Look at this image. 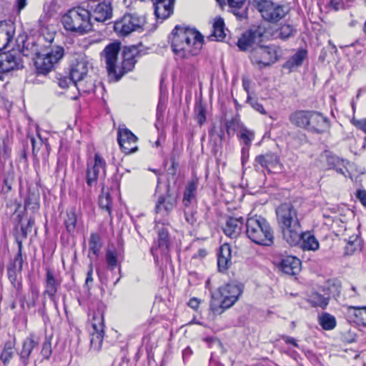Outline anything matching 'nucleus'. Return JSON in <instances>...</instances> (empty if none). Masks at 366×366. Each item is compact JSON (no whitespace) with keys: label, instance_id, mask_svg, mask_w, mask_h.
<instances>
[{"label":"nucleus","instance_id":"4d7b16f0","mask_svg":"<svg viewBox=\"0 0 366 366\" xmlns=\"http://www.w3.org/2000/svg\"><path fill=\"white\" fill-rule=\"evenodd\" d=\"M196 112L197 122L200 125H202L206 119L204 109L202 107H199L197 109Z\"/></svg>","mask_w":366,"mask_h":366},{"label":"nucleus","instance_id":"09e8293b","mask_svg":"<svg viewBox=\"0 0 366 366\" xmlns=\"http://www.w3.org/2000/svg\"><path fill=\"white\" fill-rule=\"evenodd\" d=\"M14 182V177L11 174H8L4 179V185L1 188V193L3 195H6L12 189V184Z\"/></svg>","mask_w":366,"mask_h":366},{"label":"nucleus","instance_id":"c9c22d12","mask_svg":"<svg viewBox=\"0 0 366 366\" xmlns=\"http://www.w3.org/2000/svg\"><path fill=\"white\" fill-rule=\"evenodd\" d=\"M89 244L90 251H92L95 256H97L102 247L100 235L97 233H92Z\"/></svg>","mask_w":366,"mask_h":366},{"label":"nucleus","instance_id":"7c9ffc66","mask_svg":"<svg viewBox=\"0 0 366 366\" xmlns=\"http://www.w3.org/2000/svg\"><path fill=\"white\" fill-rule=\"evenodd\" d=\"M197 188V180H192L187 183L182 199L184 206L187 207L191 203L192 200L194 198Z\"/></svg>","mask_w":366,"mask_h":366},{"label":"nucleus","instance_id":"5fc2aeb1","mask_svg":"<svg viewBox=\"0 0 366 366\" xmlns=\"http://www.w3.org/2000/svg\"><path fill=\"white\" fill-rule=\"evenodd\" d=\"M351 122L355 127L366 134V119H357L353 118Z\"/></svg>","mask_w":366,"mask_h":366},{"label":"nucleus","instance_id":"f257e3e1","mask_svg":"<svg viewBox=\"0 0 366 366\" xmlns=\"http://www.w3.org/2000/svg\"><path fill=\"white\" fill-rule=\"evenodd\" d=\"M277 220L283 239L290 246L301 243L303 250L315 251L320 244L310 232H303L298 218L297 211L290 203L281 204L276 209Z\"/></svg>","mask_w":366,"mask_h":366},{"label":"nucleus","instance_id":"39448f33","mask_svg":"<svg viewBox=\"0 0 366 366\" xmlns=\"http://www.w3.org/2000/svg\"><path fill=\"white\" fill-rule=\"evenodd\" d=\"M24 56H29L25 49H23ZM31 55L33 56L34 65L39 74H46L51 71L54 66L59 62L64 55V49L59 46H52L49 49L39 51L36 45H33Z\"/></svg>","mask_w":366,"mask_h":366},{"label":"nucleus","instance_id":"2f4dec72","mask_svg":"<svg viewBox=\"0 0 366 366\" xmlns=\"http://www.w3.org/2000/svg\"><path fill=\"white\" fill-rule=\"evenodd\" d=\"M318 322L325 330H332L337 325L335 317L327 312L322 314L319 317Z\"/></svg>","mask_w":366,"mask_h":366},{"label":"nucleus","instance_id":"a19ab883","mask_svg":"<svg viewBox=\"0 0 366 366\" xmlns=\"http://www.w3.org/2000/svg\"><path fill=\"white\" fill-rule=\"evenodd\" d=\"M158 244L160 248L167 249L169 246V236L168 231L164 228L158 230Z\"/></svg>","mask_w":366,"mask_h":366},{"label":"nucleus","instance_id":"c85d7f7f","mask_svg":"<svg viewBox=\"0 0 366 366\" xmlns=\"http://www.w3.org/2000/svg\"><path fill=\"white\" fill-rule=\"evenodd\" d=\"M307 56V51L299 49L293 56H292L284 64V68L290 70L300 66Z\"/></svg>","mask_w":366,"mask_h":366},{"label":"nucleus","instance_id":"338daca9","mask_svg":"<svg viewBox=\"0 0 366 366\" xmlns=\"http://www.w3.org/2000/svg\"><path fill=\"white\" fill-rule=\"evenodd\" d=\"M27 0H16V7L19 12H20L26 6Z\"/></svg>","mask_w":366,"mask_h":366},{"label":"nucleus","instance_id":"bf43d9fd","mask_svg":"<svg viewBox=\"0 0 366 366\" xmlns=\"http://www.w3.org/2000/svg\"><path fill=\"white\" fill-rule=\"evenodd\" d=\"M184 217H185V220L187 221V222L189 224L194 226L196 224L197 219L193 212H185Z\"/></svg>","mask_w":366,"mask_h":366},{"label":"nucleus","instance_id":"0e129e2a","mask_svg":"<svg viewBox=\"0 0 366 366\" xmlns=\"http://www.w3.org/2000/svg\"><path fill=\"white\" fill-rule=\"evenodd\" d=\"M357 197L360 201V202L366 207V191L365 190H358L357 192Z\"/></svg>","mask_w":366,"mask_h":366},{"label":"nucleus","instance_id":"79ce46f5","mask_svg":"<svg viewBox=\"0 0 366 366\" xmlns=\"http://www.w3.org/2000/svg\"><path fill=\"white\" fill-rule=\"evenodd\" d=\"M39 297V289L36 286H31L29 291V297L26 300V305L28 308L34 307Z\"/></svg>","mask_w":366,"mask_h":366},{"label":"nucleus","instance_id":"4468645a","mask_svg":"<svg viewBox=\"0 0 366 366\" xmlns=\"http://www.w3.org/2000/svg\"><path fill=\"white\" fill-rule=\"evenodd\" d=\"M307 130L313 133L325 132L330 127L329 119L320 112L310 111Z\"/></svg>","mask_w":366,"mask_h":366},{"label":"nucleus","instance_id":"603ef678","mask_svg":"<svg viewBox=\"0 0 366 366\" xmlns=\"http://www.w3.org/2000/svg\"><path fill=\"white\" fill-rule=\"evenodd\" d=\"M247 102L257 112H259L260 114H266V111L264 109L263 105L262 104H260L259 102H258L257 100H256V99L249 97L247 98Z\"/></svg>","mask_w":366,"mask_h":366},{"label":"nucleus","instance_id":"412c9836","mask_svg":"<svg viewBox=\"0 0 366 366\" xmlns=\"http://www.w3.org/2000/svg\"><path fill=\"white\" fill-rule=\"evenodd\" d=\"M279 267L284 273L295 275L300 271L301 261L295 256H285L281 259Z\"/></svg>","mask_w":366,"mask_h":366},{"label":"nucleus","instance_id":"49530a36","mask_svg":"<svg viewBox=\"0 0 366 366\" xmlns=\"http://www.w3.org/2000/svg\"><path fill=\"white\" fill-rule=\"evenodd\" d=\"M239 133L240 139L244 142V144L249 147L254 137V132L244 127L241 129Z\"/></svg>","mask_w":366,"mask_h":366},{"label":"nucleus","instance_id":"2eb2a0df","mask_svg":"<svg viewBox=\"0 0 366 366\" xmlns=\"http://www.w3.org/2000/svg\"><path fill=\"white\" fill-rule=\"evenodd\" d=\"M254 161L257 163V164H254L256 169H258V165L265 168L268 172L272 170L280 171L282 169L280 157L274 153L269 152L264 154H259L256 157Z\"/></svg>","mask_w":366,"mask_h":366},{"label":"nucleus","instance_id":"a878e982","mask_svg":"<svg viewBox=\"0 0 366 366\" xmlns=\"http://www.w3.org/2000/svg\"><path fill=\"white\" fill-rule=\"evenodd\" d=\"M231 247L228 244H224L219 247L217 265L220 271L226 270L231 264Z\"/></svg>","mask_w":366,"mask_h":366},{"label":"nucleus","instance_id":"aec40b11","mask_svg":"<svg viewBox=\"0 0 366 366\" xmlns=\"http://www.w3.org/2000/svg\"><path fill=\"white\" fill-rule=\"evenodd\" d=\"M39 346V340L34 335H30L26 337L22 343V349L19 352V359L23 366H27L29 364V358L32 351Z\"/></svg>","mask_w":366,"mask_h":366},{"label":"nucleus","instance_id":"dca6fc26","mask_svg":"<svg viewBox=\"0 0 366 366\" xmlns=\"http://www.w3.org/2000/svg\"><path fill=\"white\" fill-rule=\"evenodd\" d=\"M15 25L11 21H0V51L7 49L13 43Z\"/></svg>","mask_w":366,"mask_h":366},{"label":"nucleus","instance_id":"a211bd4d","mask_svg":"<svg viewBox=\"0 0 366 366\" xmlns=\"http://www.w3.org/2000/svg\"><path fill=\"white\" fill-rule=\"evenodd\" d=\"M0 71L1 73L9 72L23 67L19 55L14 53L9 52L0 54Z\"/></svg>","mask_w":366,"mask_h":366},{"label":"nucleus","instance_id":"052dcab7","mask_svg":"<svg viewBox=\"0 0 366 366\" xmlns=\"http://www.w3.org/2000/svg\"><path fill=\"white\" fill-rule=\"evenodd\" d=\"M281 338L285 342L286 344L292 345L295 347H299V345L295 338L287 335H282Z\"/></svg>","mask_w":366,"mask_h":366},{"label":"nucleus","instance_id":"20e7f679","mask_svg":"<svg viewBox=\"0 0 366 366\" xmlns=\"http://www.w3.org/2000/svg\"><path fill=\"white\" fill-rule=\"evenodd\" d=\"M247 237L254 244L271 246L274 243V232L269 223L261 216L247 219L246 222Z\"/></svg>","mask_w":366,"mask_h":366},{"label":"nucleus","instance_id":"9d476101","mask_svg":"<svg viewBox=\"0 0 366 366\" xmlns=\"http://www.w3.org/2000/svg\"><path fill=\"white\" fill-rule=\"evenodd\" d=\"M84 4L91 20L94 19L97 21L104 22L112 18V8L110 4L98 0H89Z\"/></svg>","mask_w":366,"mask_h":366},{"label":"nucleus","instance_id":"6e6552de","mask_svg":"<svg viewBox=\"0 0 366 366\" xmlns=\"http://www.w3.org/2000/svg\"><path fill=\"white\" fill-rule=\"evenodd\" d=\"M253 5L262 17L269 22H277L289 12L287 6L275 4L271 0H255Z\"/></svg>","mask_w":366,"mask_h":366},{"label":"nucleus","instance_id":"8fccbe9b","mask_svg":"<svg viewBox=\"0 0 366 366\" xmlns=\"http://www.w3.org/2000/svg\"><path fill=\"white\" fill-rule=\"evenodd\" d=\"M106 259L108 267L112 270L117 264V255L114 252L108 250L106 254Z\"/></svg>","mask_w":366,"mask_h":366},{"label":"nucleus","instance_id":"4be33fe9","mask_svg":"<svg viewBox=\"0 0 366 366\" xmlns=\"http://www.w3.org/2000/svg\"><path fill=\"white\" fill-rule=\"evenodd\" d=\"M243 218L228 217L223 227L224 233L231 239L238 237L242 229Z\"/></svg>","mask_w":366,"mask_h":366},{"label":"nucleus","instance_id":"ea45409f","mask_svg":"<svg viewBox=\"0 0 366 366\" xmlns=\"http://www.w3.org/2000/svg\"><path fill=\"white\" fill-rule=\"evenodd\" d=\"M76 216L74 211L71 210L66 212V217L64 219V225L66 230L69 232H74L76 228Z\"/></svg>","mask_w":366,"mask_h":366},{"label":"nucleus","instance_id":"f3484780","mask_svg":"<svg viewBox=\"0 0 366 366\" xmlns=\"http://www.w3.org/2000/svg\"><path fill=\"white\" fill-rule=\"evenodd\" d=\"M137 139V137L128 129H119L118 143L125 154L132 153L137 149L135 145Z\"/></svg>","mask_w":366,"mask_h":366},{"label":"nucleus","instance_id":"58836bf2","mask_svg":"<svg viewBox=\"0 0 366 366\" xmlns=\"http://www.w3.org/2000/svg\"><path fill=\"white\" fill-rule=\"evenodd\" d=\"M310 302L314 307L325 308L329 303V297H325L319 293H314L310 297Z\"/></svg>","mask_w":366,"mask_h":366},{"label":"nucleus","instance_id":"a18cd8bd","mask_svg":"<svg viewBox=\"0 0 366 366\" xmlns=\"http://www.w3.org/2000/svg\"><path fill=\"white\" fill-rule=\"evenodd\" d=\"M92 328L93 330L98 331H104V317L103 315L100 312H97L94 314L93 320H92Z\"/></svg>","mask_w":366,"mask_h":366},{"label":"nucleus","instance_id":"9b49d317","mask_svg":"<svg viewBox=\"0 0 366 366\" xmlns=\"http://www.w3.org/2000/svg\"><path fill=\"white\" fill-rule=\"evenodd\" d=\"M139 55V51L137 46H132L124 48L122 54L123 60L121 64L117 66V76H116L115 81H119L123 75L134 68Z\"/></svg>","mask_w":366,"mask_h":366},{"label":"nucleus","instance_id":"4c0bfd02","mask_svg":"<svg viewBox=\"0 0 366 366\" xmlns=\"http://www.w3.org/2000/svg\"><path fill=\"white\" fill-rule=\"evenodd\" d=\"M80 93H91L94 91L95 85L92 79H83L74 84Z\"/></svg>","mask_w":366,"mask_h":366},{"label":"nucleus","instance_id":"f8f14e48","mask_svg":"<svg viewBox=\"0 0 366 366\" xmlns=\"http://www.w3.org/2000/svg\"><path fill=\"white\" fill-rule=\"evenodd\" d=\"M120 44L117 42L112 43L107 45L103 50L102 55L105 59L107 69L109 77L116 79L117 76V60L120 51Z\"/></svg>","mask_w":366,"mask_h":366},{"label":"nucleus","instance_id":"cd10ccee","mask_svg":"<svg viewBox=\"0 0 366 366\" xmlns=\"http://www.w3.org/2000/svg\"><path fill=\"white\" fill-rule=\"evenodd\" d=\"M16 346V339L8 340L4 344L1 353L0 355V360L4 366H6L10 360L14 355V349Z\"/></svg>","mask_w":366,"mask_h":366},{"label":"nucleus","instance_id":"3c124183","mask_svg":"<svg viewBox=\"0 0 366 366\" xmlns=\"http://www.w3.org/2000/svg\"><path fill=\"white\" fill-rule=\"evenodd\" d=\"M41 353L44 359L48 360L50 357L52 353V350L51 344L49 340H46L44 342Z\"/></svg>","mask_w":366,"mask_h":366},{"label":"nucleus","instance_id":"0eeeda50","mask_svg":"<svg viewBox=\"0 0 366 366\" xmlns=\"http://www.w3.org/2000/svg\"><path fill=\"white\" fill-rule=\"evenodd\" d=\"M242 291L243 286L235 282H230L219 287L218 295L221 300L212 296L210 302L211 310L217 314L222 313L237 301Z\"/></svg>","mask_w":366,"mask_h":366},{"label":"nucleus","instance_id":"bb28decb","mask_svg":"<svg viewBox=\"0 0 366 366\" xmlns=\"http://www.w3.org/2000/svg\"><path fill=\"white\" fill-rule=\"evenodd\" d=\"M310 113V111H296L290 115L289 120L293 125L307 130Z\"/></svg>","mask_w":366,"mask_h":366},{"label":"nucleus","instance_id":"5701e85b","mask_svg":"<svg viewBox=\"0 0 366 366\" xmlns=\"http://www.w3.org/2000/svg\"><path fill=\"white\" fill-rule=\"evenodd\" d=\"M61 285V281L55 278L53 272L47 269L45 280V290L43 295H48L50 300L55 302V295Z\"/></svg>","mask_w":366,"mask_h":366},{"label":"nucleus","instance_id":"e2e57ef3","mask_svg":"<svg viewBox=\"0 0 366 366\" xmlns=\"http://www.w3.org/2000/svg\"><path fill=\"white\" fill-rule=\"evenodd\" d=\"M0 154L4 157L9 155V149L4 139H0Z\"/></svg>","mask_w":366,"mask_h":366},{"label":"nucleus","instance_id":"ddd939ff","mask_svg":"<svg viewBox=\"0 0 366 366\" xmlns=\"http://www.w3.org/2000/svg\"><path fill=\"white\" fill-rule=\"evenodd\" d=\"M176 205L177 197L172 194L168 189L165 195H161L158 197L154 210L157 215L166 217L169 215Z\"/></svg>","mask_w":366,"mask_h":366},{"label":"nucleus","instance_id":"864d4df0","mask_svg":"<svg viewBox=\"0 0 366 366\" xmlns=\"http://www.w3.org/2000/svg\"><path fill=\"white\" fill-rule=\"evenodd\" d=\"M327 164L330 169L336 168L337 166L341 164L342 161L339 157L334 155H327Z\"/></svg>","mask_w":366,"mask_h":366},{"label":"nucleus","instance_id":"e433bc0d","mask_svg":"<svg viewBox=\"0 0 366 366\" xmlns=\"http://www.w3.org/2000/svg\"><path fill=\"white\" fill-rule=\"evenodd\" d=\"M278 37L282 40H287L296 34V29L293 26L286 24L282 25L277 30Z\"/></svg>","mask_w":366,"mask_h":366},{"label":"nucleus","instance_id":"473e14b6","mask_svg":"<svg viewBox=\"0 0 366 366\" xmlns=\"http://www.w3.org/2000/svg\"><path fill=\"white\" fill-rule=\"evenodd\" d=\"M104 331L93 330L91 332L90 336V348L91 350L99 352L102 346Z\"/></svg>","mask_w":366,"mask_h":366},{"label":"nucleus","instance_id":"72a5a7b5","mask_svg":"<svg viewBox=\"0 0 366 366\" xmlns=\"http://www.w3.org/2000/svg\"><path fill=\"white\" fill-rule=\"evenodd\" d=\"M212 36L217 41H222L225 37L224 22L223 19L219 17L214 19Z\"/></svg>","mask_w":366,"mask_h":366},{"label":"nucleus","instance_id":"393cba45","mask_svg":"<svg viewBox=\"0 0 366 366\" xmlns=\"http://www.w3.org/2000/svg\"><path fill=\"white\" fill-rule=\"evenodd\" d=\"M104 159L98 154H96L94 164L91 167L88 166L86 171V184L89 186H92L97 182L100 169H104Z\"/></svg>","mask_w":366,"mask_h":366},{"label":"nucleus","instance_id":"680f3d73","mask_svg":"<svg viewBox=\"0 0 366 366\" xmlns=\"http://www.w3.org/2000/svg\"><path fill=\"white\" fill-rule=\"evenodd\" d=\"M92 274H93V267H92V264H91L89 267V270L87 272L86 278L85 280V285L88 287H89V285L93 282Z\"/></svg>","mask_w":366,"mask_h":366},{"label":"nucleus","instance_id":"6ab92c4d","mask_svg":"<svg viewBox=\"0 0 366 366\" xmlns=\"http://www.w3.org/2000/svg\"><path fill=\"white\" fill-rule=\"evenodd\" d=\"M88 62L83 56H79L72 62L70 69V76L73 84L87 78Z\"/></svg>","mask_w":366,"mask_h":366},{"label":"nucleus","instance_id":"37998d69","mask_svg":"<svg viewBox=\"0 0 366 366\" xmlns=\"http://www.w3.org/2000/svg\"><path fill=\"white\" fill-rule=\"evenodd\" d=\"M359 246V239L357 236L350 237L345 248V252L347 255H352Z\"/></svg>","mask_w":366,"mask_h":366},{"label":"nucleus","instance_id":"b1692460","mask_svg":"<svg viewBox=\"0 0 366 366\" xmlns=\"http://www.w3.org/2000/svg\"><path fill=\"white\" fill-rule=\"evenodd\" d=\"M175 0H156L154 2V14L158 19H166L173 13Z\"/></svg>","mask_w":366,"mask_h":366},{"label":"nucleus","instance_id":"7ed1b4c3","mask_svg":"<svg viewBox=\"0 0 366 366\" xmlns=\"http://www.w3.org/2000/svg\"><path fill=\"white\" fill-rule=\"evenodd\" d=\"M203 43V36L194 29L177 25L172 32L171 46L178 58L188 59L197 55Z\"/></svg>","mask_w":366,"mask_h":366},{"label":"nucleus","instance_id":"423d86ee","mask_svg":"<svg viewBox=\"0 0 366 366\" xmlns=\"http://www.w3.org/2000/svg\"><path fill=\"white\" fill-rule=\"evenodd\" d=\"M61 22L66 30L81 35L85 34L93 29L89 12L87 11L84 3L81 6L69 10L62 16Z\"/></svg>","mask_w":366,"mask_h":366},{"label":"nucleus","instance_id":"de8ad7c7","mask_svg":"<svg viewBox=\"0 0 366 366\" xmlns=\"http://www.w3.org/2000/svg\"><path fill=\"white\" fill-rule=\"evenodd\" d=\"M111 204L112 200L109 194L102 193L99 197V207L111 214Z\"/></svg>","mask_w":366,"mask_h":366},{"label":"nucleus","instance_id":"69168bd1","mask_svg":"<svg viewBox=\"0 0 366 366\" xmlns=\"http://www.w3.org/2000/svg\"><path fill=\"white\" fill-rule=\"evenodd\" d=\"M249 159V149L248 147H243L242 149V164L244 166Z\"/></svg>","mask_w":366,"mask_h":366},{"label":"nucleus","instance_id":"c03bdc74","mask_svg":"<svg viewBox=\"0 0 366 366\" xmlns=\"http://www.w3.org/2000/svg\"><path fill=\"white\" fill-rule=\"evenodd\" d=\"M24 207L27 210L37 211L39 207L37 197L34 194H29L25 200Z\"/></svg>","mask_w":366,"mask_h":366},{"label":"nucleus","instance_id":"1a4fd4ad","mask_svg":"<svg viewBox=\"0 0 366 366\" xmlns=\"http://www.w3.org/2000/svg\"><path fill=\"white\" fill-rule=\"evenodd\" d=\"M146 19L137 14H126L114 22V31L120 36H127L134 31H141Z\"/></svg>","mask_w":366,"mask_h":366},{"label":"nucleus","instance_id":"13d9d810","mask_svg":"<svg viewBox=\"0 0 366 366\" xmlns=\"http://www.w3.org/2000/svg\"><path fill=\"white\" fill-rule=\"evenodd\" d=\"M12 263L16 266V269L19 271H21L23 267L22 254H17L14 257Z\"/></svg>","mask_w":366,"mask_h":366},{"label":"nucleus","instance_id":"c756f323","mask_svg":"<svg viewBox=\"0 0 366 366\" xmlns=\"http://www.w3.org/2000/svg\"><path fill=\"white\" fill-rule=\"evenodd\" d=\"M233 14L240 20L247 18V11L244 9L246 0H227Z\"/></svg>","mask_w":366,"mask_h":366},{"label":"nucleus","instance_id":"6e6d98bb","mask_svg":"<svg viewBox=\"0 0 366 366\" xmlns=\"http://www.w3.org/2000/svg\"><path fill=\"white\" fill-rule=\"evenodd\" d=\"M70 84H73V80L71 79V76L69 77L62 76L58 79V84L61 88H67Z\"/></svg>","mask_w":366,"mask_h":366},{"label":"nucleus","instance_id":"f704fd0d","mask_svg":"<svg viewBox=\"0 0 366 366\" xmlns=\"http://www.w3.org/2000/svg\"><path fill=\"white\" fill-rule=\"evenodd\" d=\"M21 272H16L12 269H7L8 277L12 284L13 287L19 292L22 289V283L21 281Z\"/></svg>","mask_w":366,"mask_h":366},{"label":"nucleus","instance_id":"f03ea898","mask_svg":"<svg viewBox=\"0 0 366 366\" xmlns=\"http://www.w3.org/2000/svg\"><path fill=\"white\" fill-rule=\"evenodd\" d=\"M264 29L257 27L244 33L239 39L237 46L242 51H250L249 58L259 68L269 66L278 60L277 48L274 46H262Z\"/></svg>","mask_w":366,"mask_h":366},{"label":"nucleus","instance_id":"774afa93","mask_svg":"<svg viewBox=\"0 0 366 366\" xmlns=\"http://www.w3.org/2000/svg\"><path fill=\"white\" fill-rule=\"evenodd\" d=\"M199 304V301L197 298H192L188 302V305L194 310L197 309Z\"/></svg>","mask_w":366,"mask_h":366}]
</instances>
